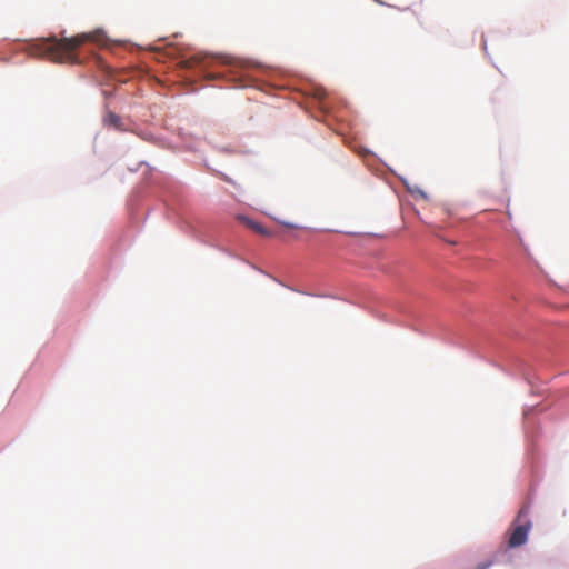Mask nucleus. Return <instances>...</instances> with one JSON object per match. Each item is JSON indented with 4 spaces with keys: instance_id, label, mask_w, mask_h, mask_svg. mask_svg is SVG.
Segmentation results:
<instances>
[{
    "instance_id": "obj_1",
    "label": "nucleus",
    "mask_w": 569,
    "mask_h": 569,
    "mask_svg": "<svg viewBox=\"0 0 569 569\" xmlns=\"http://www.w3.org/2000/svg\"><path fill=\"white\" fill-rule=\"evenodd\" d=\"M86 42L98 46H107V37L101 30L80 33L71 38L58 39L56 37L44 38L28 46L31 56L47 58L59 63H78L76 49Z\"/></svg>"
},
{
    "instance_id": "obj_2",
    "label": "nucleus",
    "mask_w": 569,
    "mask_h": 569,
    "mask_svg": "<svg viewBox=\"0 0 569 569\" xmlns=\"http://www.w3.org/2000/svg\"><path fill=\"white\" fill-rule=\"evenodd\" d=\"M528 507H522L512 522L511 532L508 539V546L510 548H517L526 543L528 533L531 529V521L528 519Z\"/></svg>"
},
{
    "instance_id": "obj_3",
    "label": "nucleus",
    "mask_w": 569,
    "mask_h": 569,
    "mask_svg": "<svg viewBox=\"0 0 569 569\" xmlns=\"http://www.w3.org/2000/svg\"><path fill=\"white\" fill-rule=\"evenodd\" d=\"M103 124L108 128H114L119 131H126V127L120 116L112 111H108L103 117Z\"/></svg>"
},
{
    "instance_id": "obj_4",
    "label": "nucleus",
    "mask_w": 569,
    "mask_h": 569,
    "mask_svg": "<svg viewBox=\"0 0 569 569\" xmlns=\"http://www.w3.org/2000/svg\"><path fill=\"white\" fill-rule=\"evenodd\" d=\"M240 220L252 231H254L261 236H264V237L271 236V232L268 229H266L262 224H260L247 217H241Z\"/></svg>"
},
{
    "instance_id": "obj_5",
    "label": "nucleus",
    "mask_w": 569,
    "mask_h": 569,
    "mask_svg": "<svg viewBox=\"0 0 569 569\" xmlns=\"http://www.w3.org/2000/svg\"><path fill=\"white\" fill-rule=\"evenodd\" d=\"M491 565H492V561L481 562L476 566V569H488Z\"/></svg>"
},
{
    "instance_id": "obj_6",
    "label": "nucleus",
    "mask_w": 569,
    "mask_h": 569,
    "mask_svg": "<svg viewBox=\"0 0 569 569\" xmlns=\"http://www.w3.org/2000/svg\"><path fill=\"white\" fill-rule=\"evenodd\" d=\"M286 226H287V227H290V228H295V226H293V224H288V223H286Z\"/></svg>"
}]
</instances>
